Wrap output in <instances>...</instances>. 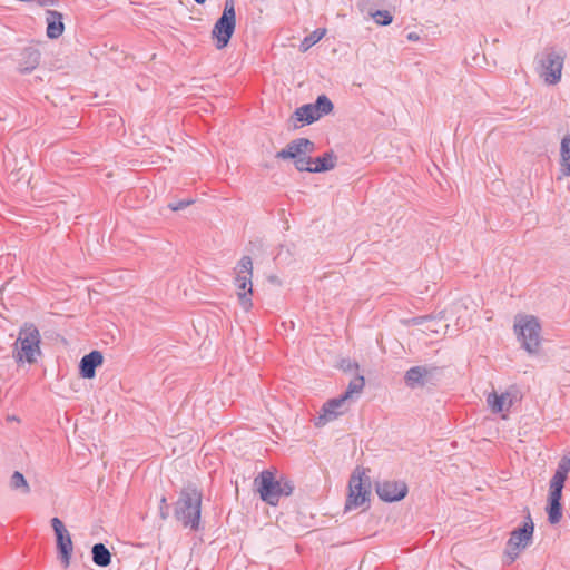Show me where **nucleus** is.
Returning a JSON list of instances; mask_svg holds the SVG:
<instances>
[{"mask_svg":"<svg viewBox=\"0 0 570 570\" xmlns=\"http://www.w3.org/2000/svg\"><path fill=\"white\" fill-rule=\"evenodd\" d=\"M41 53L36 47H26L19 59V71L23 75L32 72L40 63Z\"/></svg>","mask_w":570,"mask_h":570,"instance_id":"obj_17","label":"nucleus"},{"mask_svg":"<svg viewBox=\"0 0 570 570\" xmlns=\"http://www.w3.org/2000/svg\"><path fill=\"white\" fill-rule=\"evenodd\" d=\"M563 59L562 55L552 49L546 50L541 55V58L539 59L541 68L540 76L547 83L556 85L560 81Z\"/></svg>","mask_w":570,"mask_h":570,"instance_id":"obj_11","label":"nucleus"},{"mask_svg":"<svg viewBox=\"0 0 570 570\" xmlns=\"http://www.w3.org/2000/svg\"><path fill=\"white\" fill-rule=\"evenodd\" d=\"M40 333L32 323H26L19 332V336L14 343L13 356L18 363L27 362L33 364L40 351Z\"/></svg>","mask_w":570,"mask_h":570,"instance_id":"obj_2","label":"nucleus"},{"mask_svg":"<svg viewBox=\"0 0 570 570\" xmlns=\"http://www.w3.org/2000/svg\"><path fill=\"white\" fill-rule=\"evenodd\" d=\"M557 470H558V471H560V472H563V473L568 474V473H569V471H570V459H568V458L563 456V458L560 460V462H559V464H558Z\"/></svg>","mask_w":570,"mask_h":570,"instance_id":"obj_32","label":"nucleus"},{"mask_svg":"<svg viewBox=\"0 0 570 570\" xmlns=\"http://www.w3.org/2000/svg\"><path fill=\"white\" fill-rule=\"evenodd\" d=\"M314 151L315 144L312 140L308 138H297L277 151L275 157L277 159H292L295 168L298 171H304V169H308V165H312L313 158L311 154Z\"/></svg>","mask_w":570,"mask_h":570,"instance_id":"obj_4","label":"nucleus"},{"mask_svg":"<svg viewBox=\"0 0 570 570\" xmlns=\"http://www.w3.org/2000/svg\"><path fill=\"white\" fill-rule=\"evenodd\" d=\"M191 204H194V199H191V198L181 199V200L168 203V208L173 212H178L180 209L188 207Z\"/></svg>","mask_w":570,"mask_h":570,"instance_id":"obj_30","label":"nucleus"},{"mask_svg":"<svg viewBox=\"0 0 570 570\" xmlns=\"http://www.w3.org/2000/svg\"><path fill=\"white\" fill-rule=\"evenodd\" d=\"M428 318H429V316H421V317L414 318V322H415V324H422L423 321H425Z\"/></svg>","mask_w":570,"mask_h":570,"instance_id":"obj_35","label":"nucleus"},{"mask_svg":"<svg viewBox=\"0 0 570 570\" xmlns=\"http://www.w3.org/2000/svg\"><path fill=\"white\" fill-rule=\"evenodd\" d=\"M10 488L12 490L21 491L23 494L30 493V487L27 482L24 475L19 472L14 471L10 478Z\"/></svg>","mask_w":570,"mask_h":570,"instance_id":"obj_25","label":"nucleus"},{"mask_svg":"<svg viewBox=\"0 0 570 570\" xmlns=\"http://www.w3.org/2000/svg\"><path fill=\"white\" fill-rule=\"evenodd\" d=\"M8 421H19V419L16 415H8Z\"/></svg>","mask_w":570,"mask_h":570,"instance_id":"obj_37","label":"nucleus"},{"mask_svg":"<svg viewBox=\"0 0 570 570\" xmlns=\"http://www.w3.org/2000/svg\"><path fill=\"white\" fill-rule=\"evenodd\" d=\"M235 285L238 289V298L239 303L245 311H248L252 306V294H253V284L252 278L246 276L235 277Z\"/></svg>","mask_w":570,"mask_h":570,"instance_id":"obj_19","label":"nucleus"},{"mask_svg":"<svg viewBox=\"0 0 570 570\" xmlns=\"http://www.w3.org/2000/svg\"><path fill=\"white\" fill-rule=\"evenodd\" d=\"M371 493V478L365 474V469L357 466L350 476L345 511L356 509L368 502Z\"/></svg>","mask_w":570,"mask_h":570,"instance_id":"obj_3","label":"nucleus"},{"mask_svg":"<svg viewBox=\"0 0 570 570\" xmlns=\"http://www.w3.org/2000/svg\"><path fill=\"white\" fill-rule=\"evenodd\" d=\"M337 156L334 154L333 150L325 151L322 156L316 157L313 159L312 164H314V167H311L308 165V169H304V171L308 173H325L331 169H334L336 166Z\"/></svg>","mask_w":570,"mask_h":570,"instance_id":"obj_20","label":"nucleus"},{"mask_svg":"<svg viewBox=\"0 0 570 570\" xmlns=\"http://www.w3.org/2000/svg\"><path fill=\"white\" fill-rule=\"evenodd\" d=\"M334 105L326 95H320L314 104H305L294 111L292 118L302 125H311L321 117L330 115Z\"/></svg>","mask_w":570,"mask_h":570,"instance_id":"obj_7","label":"nucleus"},{"mask_svg":"<svg viewBox=\"0 0 570 570\" xmlns=\"http://www.w3.org/2000/svg\"><path fill=\"white\" fill-rule=\"evenodd\" d=\"M104 362V355L100 351H91L86 354L79 363V374L83 379H94L96 368Z\"/></svg>","mask_w":570,"mask_h":570,"instance_id":"obj_16","label":"nucleus"},{"mask_svg":"<svg viewBox=\"0 0 570 570\" xmlns=\"http://www.w3.org/2000/svg\"><path fill=\"white\" fill-rule=\"evenodd\" d=\"M279 485H281L279 487V498L281 497H289L293 493L294 488H295L294 483L285 476H282L279 479Z\"/></svg>","mask_w":570,"mask_h":570,"instance_id":"obj_29","label":"nucleus"},{"mask_svg":"<svg viewBox=\"0 0 570 570\" xmlns=\"http://www.w3.org/2000/svg\"><path fill=\"white\" fill-rule=\"evenodd\" d=\"M561 171L564 176H570V135H567L561 140Z\"/></svg>","mask_w":570,"mask_h":570,"instance_id":"obj_23","label":"nucleus"},{"mask_svg":"<svg viewBox=\"0 0 570 570\" xmlns=\"http://www.w3.org/2000/svg\"><path fill=\"white\" fill-rule=\"evenodd\" d=\"M524 522L510 533V538L505 546V554L510 559L509 563L513 562L521 550L525 549L532 543L534 523L528 507L523 509Z\"/></svg>","mask_w":570,"mask_h":570,"instance_id":"obj_5","label":"nucleus"},{"mask_svg":"<svg viewBox=\"0 0 570 570\" xmlns=\"http://www.w3.org/2000/svg\"><path fill=\"white\" fill-rule=\"evenodd\" d=\"M342 368L344 371H351L352 368H355V370H358V364L357 363H351L350 361H343L342 362Z\"/></svg>","mask_w":570,"mask_h":570,"instance_id":"obj_34","label":"nucleus"},{"mask_svg":"<svg viewBox=\"0 0 570 570\" xmlns=\"http://www.w3.org/2000/svg\"><path fill=\"white\" fill-rule=\"evenodd\" d=\"M562 490L561 487L549 485V495L546 511L548 514V521L551 524H557L562 518Z\"/></svg>","mask_w":570,"mask_h":570,"instance_id":"obj_15","label":"nucleus"},{"mask_svg":"<svg viewBox=\"0 0 570 570\" xmlns=\"http://www.w3.org/2000/svg\"><path fill=\"white\" fill-rule=\"evenodd\" d=\"M325 33L326 29L324 28H317L316 30H314L311 35L303 39V41L301 42V50L306 51L307 49H309L312 46L317 43L325 36Z\"/></svg>","mask_w":570,"mask_h":570,"instance_id":"obj_27","label":"nucleus"},{"mask_svg":"<svg viewBox=\"0 0 570 570\" xmlns=\"http://www.w3.org/2000/svg\"><path fill=\"white\" fill-rule=\"evenodd\" d=\"M519 340L529 353H535L540 345L541 326L535 316H524L514 324Z\"/></svg>","mask_w":570,"mask_h":570,"instance_id":"obj_8","label":"nucleus"},{"mask_svg":"<svg viewBox=\"0 0 570 570\" xmlns=\"http://www.w3.org/2000/svg\"><path fill=\"white\" fill-rule=\"evenodd\" d=\"M365 386V379L363 375H356L347 385L346 391L342 394L350 401L353 394H360Z\"/></svg>","mask_w":570,"mask_h":570,"instance_id":"obj_24","label":"nucleus"},{"mask_svg":"<svg viewBox=\"0 0 570 570\" xmlns=\"http://www.w3.org/2000/svg\"><path fill=\"white\" fill-rule=\"evenodd\" d=\"M436 371L438 367L435 366H412L405 372V385L410 389L423 387L431 382Z\"/></svg>","mask_w":570,"mask_h":570,"instance_id":"obj_14","label":"nucleus"},{"mask_svg":"<svg viewBox=\"0 0 570 570\" xmlns=\"http://www.w3.org/2000/svg\"><path fill=\"white\" fill-rule=\"evenodd\" d=\"M348 401L341 394L325 402L321 414L314 420L316 426H324L328 422L338 419L348 411Z\"/></svg>","mask_w":570,"mask_h":570,"instance_id":"obj_12","label":"nucleus"},{"mask_svg":"<svg viewBox=\"0 0 570 570\" xmlns=\"http://www.w3.org/2000/svg\"><path fill=\"white\" fill-rule=\"evenodd\" d=\"M376 493L384 502H396L404 499L407 494V485L403 481H383L376 483Z\"/></svg>","mask_w":570,"mask_h":570,"instance_id":"obj_13","label":"nucleus"},{"mask_svg":"<svg viewBox=\"0 0 570 570\" xmlns=\"http://www.w3.org/2000/svg\"><path fill=\"white\" fill-rule=\"evenodd\" d=\"M507 394L498 395L497 393L489 394L487 402L493 413H500L504 410Z\"/></svg>","mask_w":570,"mask_h":570,"instance_id":"obj_28","label":"nucleus"},{"mask_svg":"<svg viewBox=\"0 0 570 570\" xmlns=\"http://www.w3.org/2000/svg\"><path fill=\"white\" fill-rule=\"evenodd\" d=\"M236 277L246 276L253 277V261L249 256H243L237 263L236 267Z\"/></svg>","mask_w":570,"mask_h":570,"instance_id":"obj_26","label":"nucleus"},{"mask_svg":"<svg viewBox=\"0 0 570 570\" xmlns=\"http://www.w3.org/2000/svg\"><path fill=\"white\" fill-rule=\"evenodd\" d=\"M407 39L414 41L419 39V36L415 32H411L407 35Z\"/></svg>","mask_w":570,"mask_h":570,"instance_id":"obj_36","label":"nucleus"},{"mask_svg":"<svg viewBox=\"0 0 570 570\" xmlns=\"http://www.w3.org/2000/svg\"><path fill=\"white\" fill-rule=\"evenodd\" d=\"M254 487L262 501L269 505H277L279 502V480L269 470H263L255 479Z\"/></svg>","mask_w":570,"mask_h":570,"instance_id":"obj_10","label":"nucleus"},{"mask_svg":"<svg viewBox=\"0 0 570 570\" xmlns=\"http://www.w3.org/2000/svg\"><path fill=\"white\" fill-rule=\"evenodd\" d=\"M168 509H169V507L167 504L166 498L163 497L160 500V507H159V514L163 520L168 518Z\"/></svg>","mask_w":570,"mask_h":570,"instance_id":"obj_33","label":"nucleus"},{"mask_svg":"<svg viewBox=\"0 0 570 570\" xmlns=\"http://www.w3.org/2000/svg\"><path fill=\"white\" fill-rule=\"evenodd\" d=\"M91 553L96 566L105 568L111 563V553L104 543L94 544Z\"/></svg>","mask_w":570,"mask_h":570,"instance_id":"obj_22","label":"nucleus"},{"mask_svg":"<svg viewBox=\"0 0 570 570\" xmlns=\"http://www.w3.org/2000/svg\"><path fill=\"white\" fill-rule=\"evenodd\" d=\"M236 12L235 1L225 0L222 16L215 22L212 37L215 40V47L218 50L226 48L235 32Z\"/></svg>","mask_w":570,"mask_h":570,"instance_id":"obj_6","label":"nucleus"},{"mask_svg":"<svg viewBox=\"0 0 570 570\" xmlns=\"http://www.w3.org/2000/svg\"><path fill=\"white\" fill-rule=\"evenodd\" d=\"M51 527L56 535L57 556L63 569L69 568L73 551V544L69 531L63 522L55 517L51 519Z\"/></svg>","mask_w":570,"mask_h":570,"instance_id":"obj_9","label":"nucleus"},{"mask_svg":"<svg viewBox=\"0 0 570 570\" xmlns=\"http://www.w3.org/2000/svg\"><path fill=\"white\" fill-rule=\"evenodd\" d=\"M372 0H358L357 7L361 11L367 10L368 14L374 19V21L379 26H389L393 21V16L387 10H376L372 11L371 9H367V6L370 4Z\"/></svg>","mask_w":570,"mask_h":570,"instance_id":"obj_21","label":"nucleus"},{"mask_svg":"<svg viewBox=\"0 0 570 570\" xmlns=\"http://www.w3.org/2000/svg\"><path fill=\"white\" fill-rule=\"evenodd\" d=\"M62 13L56 10L46 11L47 37L58 39L65 31Z\"/></svg>","mask_w":570,"mask_h":570,"instance_id":"obj_18","label":"nucleus"},{"mask_svg":"<svg viewBox=\"0 0 570 570\" xmlns=\"http://www.w3.org/2000/svg\"><path fill=\"white\" fill-rule=\"evenodd\" d=\"M197 4H204L206 0H194Z\"/></svg>","mask_w":570,"mask_h":570,"instance_id":"obj_38","label":"nucleus"},{"mask_svg":"<svg viewBox=\"0 0 570 570\" xmlns=\"http://www.w3.org/2000/svg\"><path fill=\"white\" fill-rule=\"evenodd\" d=\"M202 491L193 483L185 485L175 502L174 517L184 527L193 531L200 529Z\"/></svg>","mask_w":570,"mask_h":570,"instance_id":"obj_1","label":"nucleus"},{"mask_svg":"<svg viewBox=\"0 0 570 570\" xmlns=\"http://www.w3.org/2000/svg\"><path fill=\"white\" fill-rule=\"evenodd\" d=\"M567 478H568V474L556 470L553 476L550 480L549 485L564 488V482H566Z\"/></svg>","mask_w":570,"mask_h":570,"instance_id":"obj_31","label":"nucleus"}]
</instances>
